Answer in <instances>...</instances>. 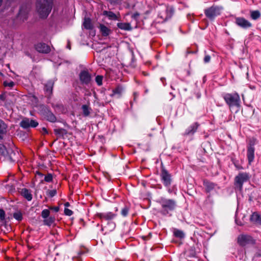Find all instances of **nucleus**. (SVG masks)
<instances>
[{
    "mask_svg": "<svg viewBox=\"0 0 261 261\" xmlns=\"http://www.w3.org/2000/svg\"><path fill=\"white\" fill-rule=\"evenodd\" d=\"M53 0H36V9L39 17L46 18L51 12Z\"/></svg>",
    "mask_w": 261,
    "mask_h": 261,
    "instance_id": "1",
    "label": "nucleus"
},
{
    "mask_svg": "<svg viewBox=\"0 0 261 261\" xmlns=\"http://www.w3.org/2000/svg\"><path fill=\"white\" fill-rule=\"evenodd\" d=\"M160 203L162 206L161 213L164 215H166L170 212L174 211L177 205L175 200L166 198H162L160 200Z\"/></svg>",
    "mask_w": 261,
    "mask_h": 261,
    "instance_id": "2",
    "label": "nucleus"
},
{
    "mask_svg": "<svg viewBox=\"0 0 261 261\" xmlns=\"http://www.w3.org/2000/svg\"><path fill=\"white\" fill-rule=\"evenodd\" d=\"M250 176L248 173L240 172L235 177L234 179V186L236 189L241 191L243 185L245 182L248 181Z\"/></svg>",
    "mask_w": 261,
    "mask_h": 261,
    "instance_id": "3",
    "label": "nucleus"
},
{
    "mask_svg": "<svg viewBox=\"0 0 261 261\" xmlns=\"http://www.w3.org/2000/svg\"><path fill=\"white\" fill-rule=\"evenodd\" d=\"M224 99L229 107L239 106L240 98L237 93L226 94L224 96Z\"/></svg>",
    "mask_w": 261,
    "mask_h": 261,
    "instance_id": "4",
    "label": "nucleus"
},
{
    "mask_svg": "<svg viewBox=\"0 0 261 261\" xmlns=\"http://www.w3.org/2000/svg\"><path fill=\"white\" fill-rule=\"evenodd\" d=\"M40 112L41 114L47 120L51 122H55L56 121V117L53 113L50 111L48 107L42 105L40 107Z\"/></svg>",
    "mask_w": 261,
    "mask_h": 261,
    "instance_id": "5",
    "label": "nucleus"
},
{
    "mask_svg": "<svg viewBox=\"0 0 261 261\" xmlns=\"http://www.w3.org/2000/svg\"><path fill=\"white\" fill-rule=\"evenodd\" d=\"M206 16L210 19H214L215 17L220 14V8L217 6H213L204 10Z\"/></svg>",
    "mask_w": 261,
    "mask_h": 261,
    "instance_id": "6",
    "label": "nucleus"
},
{
    "mask_svg": "<svg viewBox=\"0 0 261 261\" xmlns=\"http://www.w3.org/2000/svg\"><path fill=\"white\" fill-rule=\"evenodd\" d=\"M238 243L240 246H245L249 244H254L255 241L248 235H241L238 238Z\"/></svg>",
    "mask_w": 261,
    "mask_h": 261,
    "instance_id": "7",
    "label": "nucleus"
},
{
    "mask_svg": "<svg viewBox=\"0 0 261 261\" xmlns=\"http://www.w3.org/2000/svg\"><path fill=\"white\" fill-rule=\"evenodd\" d=\"M38 125V123L33 119L28 118H23L20 123V126L25 129L29 127H36Z\"/></svg>",
    "mask_w": 261,
    "mask_h": 261,
    "instance_id": "8",
    "label": "nucleus"
},
{
    "mask_svg": "<svg viewBox=\"0 0 261 261\" xmlns=\"http://www.w3.org/2000/svg\"><path fill=\"white\" fill-rule=\"evenodd\" d=\"M236 23L243 29H247L252 27V24L248 20L243 17H237Z\"/></svg>",
    "mask_w": 261,
    "mask_h": 261,
    "instance_id": "9",
    "label": "nucleus"
},
{
    "mask_svg": "<svg viewBox=\"0 0 261 261\" xmlns=\"http://www.w3.org/2000/svg\"><path fill=\"white\" fill-rule=\"evenodd\" d=\"M161 178L165 186H169L171 184V179L170 174L167 170L163 169L161 172Z\"/></svg>",
    "mask_w": 261,
    "mask_h": 261,
    "instance_id": "10",
    "label": "nucleus"
},
{
    "mask_svg": "<svg viewBox=\"0 0 261 261\" xmlns=\"http://www.w3.org/2000/svg\"><path fill=\"white\" fill-rule=\"evenodd\" d=\"M80 79L82 84L87 85L91 81V75L87 71H82L80 74Z\"/></svg>",
    "mask_w": 261,
    "mask_h": 261,
    "instance_id": "11",
    "label": "nucleus"
},
{
    "mask_svg": "<svg viewBox=\"0 0 261 261\" xmlns=\"http://www.w3.org/2000/svg\"><path fill=\"white\" fill-rule=\"evenodd\" d=\"M36 49L39 53L47 54L50 52V47L44 43H39L35 45Z\"/></svg>",
    "mask_w": 261,
    "mask_h": 261,
    "instance_id": "12",
    "label": "nucleus"
},
{
    "mask_svg": "<svg viewBox=\"0 0 261 261\" xmlns=\"http://www.w3.org/2000/svg\"><path fill=\"white\" fill-rule=\"evenodd\" d=\"M28 12L27 7L25 6H22L20 8L17 16L22 20H25L27 18Z\"/></svg>",
    "mask_w": 261,
    "mask_h": 261,
    "instance_id": "13",
    "label": "nucleus"
},
{
    "mask_svg": "<svg viewBox=\"0 0 261 261\" xmlns=\"http://www.w3.org/2000/svg\"><path fill=\"white\" fill-rule=\"evenodd\" d=\"M7 124L0 119V139H3L4 136L7 134Z\"/></svg>",
    "mask_w": 261,
    "mask_h": 261,
    "instance_id": "14",
    "label": "nucleus"
},
{
    "mask_svg": "<svg viewBox=\"0 0 261 261\" xmlns=\"http://www.w3.org/2000/svg\"><path fill=\"white\" fill-rule=\"evenodd\" d=\"M254 147L252 146H248L247 148V158L248 163L250 165L254 158Z\"/></svg>",
    "mask_w": 261,
    "mask_h": 261,
    "instance_id": "15",
    "label": "nucleus"
},
{
    "mask_svg": "<svg viewBox=\"0 0 261 261\" xmlns=\"http://www.w3.org/2000/svg\"><path fill=\"white\" fill-rule=\"evenodd\" d=\"M198 127L197 123H195L187 129L184 133L185 136H189L193 135L197 130Z\"/></svg>",
    "mask_w": 261,
    "mask_h": 261,
    "instance_id": "16",
    "label": "nucleus"
},
{
    "mask_svg": "<svg viewBox=\"0 0 261 261\" xmlns=\"http://www.w3.org/2000/svg\"><path fill=\"white\" fill-rule=\"evenodd\" d=\"M54 85V82L52 80H50L47 81L44 85V90L49 96L52 93Z\"/></svg>",
    "mask_w": 261,
    "mask_h": 261,
    "instance_id": "17",
    "label": "nucleus"
},
{
    "mask_svg": "<svg viewBox=\"0 0 261 261\" xmlns=\"http://www.w3.org/2000/svg\"><path fill=\"white\" fill-rule=\"evenodd\" d=\"M21 195L24 197L28 201H31L32 199V195L30 190L23 188L21 190Z\"/></svg>",
    "mask_w": 261,
    "mask_h": 261,
    "instance_id": "18",
    "label": "nucleus"
},
{
    "mask_svg": "<svg viewBox=\"0 0 261 261\" xmlns=\"http://www.w3.org/2000/svg\"><path fill=\"white\" fill-rule=\"evenodd\" d=\"M250 220L254 223L261 225V216L256 212L252 214Z\"/></svg>",
    "mask_w": 261,
    "mask_h": 261,
    "instance_id": "19",
    "label": "nucleus"
},
{
    "mask_svg": "<svg viewBox=\"0 0 261 261\" xmlns=\"http://www.w3.org/2000/svg\"><path fill=\"white\" fill-rule=\"evenodd\" d=\"M98 216L101 220H111L115 217V215L113 214L112 212L99 214Z\"/></svg>",
    "mask_w": 261,
    "mask_h": 261,
    "instance_id": "20",
    "label": "nucleus"
},
{
    "mask_svg": "<svg viewBox=\"0 0 261 261\" xmlns=\"http://www.w3.org/2000/svg\"><path fill=\"white\" fill-rule=\"evenodd\" d=\"M99 28L100 29V32L103 36H107L109 35L111 30L104 24H100Z\"/></svg>",
    "mask_w": 261,
    "mask_h": 261,
    "instance_id": "21",
    "label": "nucleus"
},
{
    "mask_svg": "<svg viewBox=\"0 0 261 261\" xmlns=\"http://www.w3.org/2000/svg\"><path fill=\"white\" fill-rule=\"evenodd\" d=\"M54 132L59 138L63 137L67 133V130L64 128H56L54 129Z\"/></svg>",
    "mask_w": 261,
    "mask_h": 261,
    "instance_id": "22",
    "label": "nucleus"
},
{
    "mask_svg": "<svg viewBox=\"0 0 261 261\" xmlns=\"http://www.w3.org/2000/svg\"><path fill=\"white\" fill-rule=\"evenodd\" d=\"M204 186L207 192H210L215 188V184L207 180H204Z\"/></svg>",
    "mask_w": 261,
    "mask_h": 261,
    "instance_id": "23",
    "label": "nucleus"
},
{
    "mask_svg": "<svg viewBox=\"0 0 261 261\" xmlns=\"http://www.w3.org/2000/svg\"><path fill=\"white\" fill-rule=\"evenodd\" d=\"M117 27L122 30L125 31H130L132 30V27L128 23H121L119 22L117 23Z\"/></svg>",
    "mask_w": 261,
    "mask_h": 261,
    "instance_id": "24",
    "label": "nucleus"
},
{
    "mask_svg": "<svg viewBox=\"0 0 261 261\" xmlns=\"http://www.w3.org/2000/svg\"><path fill=\"white\" fill-rule=\"evenodd\" d=\"M82 109L83 111V115L85 117L89 116L91 111H92L91 108L87 105H83L82 107Z\"/></svg>",
    "mask_w": 261,
    "mask_h": 261,
    "instance_id": "25",
    "label": "nucleus"
},
{
    "mask_svg": "<svg viewBox=\"0 0 261 261\" xmlns=\"http://www.w3.org/2000/svg\"><path fill=\"white\" fill-rule=\"evenodd\" d=\"M83 25L84 28L87 30H90L92 29V24H91V19L89 18H85Z\"/></svg>",
    "mask_w": 261,
    "mask_h": 261,
    "instance_id": "26",
    "label": "nucleus"
},
{
    "mask_svg": "<svg viewBox=\"0 0 261 261\" xmlns=\"http://www.w3.org/2000/svg\"><path fill=\"white\" fill-rule=\"evenodd\" d=\"M55 218L53 217H48L47 218H45L43 220V223L44 225L47 226H50L55 222Z\"/></svg>",
    "mask_w": 261,
    "mask_h": 261,
    "instance_id": "27",
    "label": "nucleus"
},
{
    "mask_svg": "<svg viewBox=\"0 0 261 261\" xmlns=\"http://www.w3.org/2000/svg\"><path fill=\"white\" fill-rule=\"evenodd\" d=\"M104 14L107 15L110 19L112 20H118V17L117 15L111 11H104L103 12Z\"/></svg>",
    "mask_w": 261,
    "mask_h": 261,
    "instance_id": "28",
    "label": "nucleus"
},
{
    "mask_svg": "<svg viewBox=\"0 0 261 261\" xmlns=\"http://www.w3.org/2000/svg\"><path fill=\"white\" fill-rule=\"evenodd\" d=\"M123 91V87L119 85L116 88L113 89L112 95L117 94L118 95V97H120Z\"/></svg>",
    "mask_w": 261,
    "mask_h": 261,
    "instance_id": "29",
    "label": "nucleus"
},
{
    "mask_svg": "<svg viewBox=\"0 0 261 261\" xmlns=\"http://www.w3.org/2000/svg\"><path fill=\"white\" fill-rule=\"evenodd\" d=\"M250 16L252 19L256 20L260 16V13L258 10L251 11L250 12Z\"/></svg>",
    "mask_w": 261,
    "mask_h": 261,
    "instance_id": "30",
    "label": "nucleus"
},
{
    "mask_svg": "<svg viewBox=\"0 0 261 261\" xmlns=\"http://www.w3.org/2000/svg\"><path fill=\"white\" fill-rule=\"evenodd\" d=\"M174 235L179 238H184L185 237V234L181 230L178 229H175L174 231Z\"/></svg>",
    "mask_w": 261,
    "mask_h": 261,
    "instance_id": "31",
    "label": "nucleus"
},
{
    "mask_svg": "<svg viewBox=\"0 0 261 261\" xmlns=\"http://www.w3.org/2000/svg\"><path fill=\"white\" fill-rule=\"evenodd\" d=\"M0 153L4 156H7L8 153V151L7 150L6 147L2 144H0Z\"/></svg>",
    "mask_w": 261,
    "mask_h": 261,
    "instance_id": "32",
    "label": "nucleus"
},
{
    "mask_svg": "<svg viewBox=\"0 0 261 261\" xmlns=\"http://www.w3.org/2000/svg\"><path fill=\"white\" fill-rule=\"evenodd\" d=\"M13 217L17 220L20 221L22 219V213L20 212H17L13 214Z\"/></svg>",
    "mask_w": 261,
    "mask_h": 261,
    "instance_id": "33",
    "label": "nucleus"
},
{
    "mask_svg": "<svg viewBox=\"0 0 261 261\" xmlns=\"http://www.w3.org/2000/svg\"><path fill=\"white\" fill-rule=\"evenodd\" d=\"M50 214V212L48 210L45 209L43 210L41 212V216L43 218H47L49 217Z\"/></svg>",
    "mask_w": 261,
    "mask_h": 261,
    "instance_id": "34",
    "label": "nucleus"
},
{
    "mask_svg": "<svg viewBox=\"0 0 261 261\" xmlns=\"http://www.w3.org/2000/svg\"><path fill=\"white\" fill-rule=\"evenodd\" d=\"M128 211H129V208L127 206H125L121 210V214L123 217H126L128 213Z\"/></svg>",
    "mask_w": 261,
    "mask_h": 261,
    "instance_id": "35",
    "label": "nucleus"
},
{
    "mask_svg": "<svg viewBox=\"0 0 261 261\" xmlns=\"http://www.w3.org/2000/svg\"><path fill=\"white\" fill-rule=\"evenodd\" d=\"M103 76L101 75H97L95 78L96 83L98 86H101L102 84Z\"/></svg>",
    "mask_w": 261,
    "mask_h": 261,
    "instance_id": "36",
    "label": "nucleus"
},
{
    "mask_svg": "<svg viewBox=\"0 0 261 261\" xmlns=\"http://www.w3.org/2000/svg\"><path fill=\"white\" fill-rule=\"evenodd\" d=\"M4 85L5 87H9L10 88H12L14 86V83L12 81L7 82L5 81L4 82Z\"/></svg>",
    "mask_w": 261,
    "mask_h": 261,
    "instance_id": "37",
    "label": "nucleus"
},
{
    "mask_svg": "<svg viewBox=\"0 0 261 261\" xmlns=\"http://www.w3.org/2000/svg\"><path fill=\"white\" fill-rule=\"evenodd\" d=\"M53 180V175L50 173L47 174L44 177V180L46 182H50Z\"/></svg>",
    "mask_w": 261,
    "mask_h": 261,
    "instance_id": "38",
    "label": "nucleus"
},
{
    "mask_svg": "<svg viewBox=\"0 0 261 261\" xmlns=\"http://www.w3.org/2000/svg\"><path fill=\"white\" fill-rule=\"evenodd\" d=\"M256 257H261V244L257 246V250L255 254Z\"/></svg>",
    "mask_w": 261,
    "mask_h": 261,
    "instance_id": "39",
    "label": "nucleus"
},
{
    "mask_svg": "<svg viewBox=\"0 0 261 261\" xmlns=\"http://www.w3.org/2000/svg\"><path fill=\"white\" fill-rule=\"evenodd\" d=\"M48 195L49 197H53L55 196L57 194L56 190H50L47 192Z\"/></svg>",
    "mask_w": 261,
    "mask_h": 261,
    "instance_id": "40",
    "label": "nucleus"
},
{
    "mask_svg": "<svg viewBox=\"0 0 261 261\" xmlns=\"http://www.w3.org/2000/svg\"><path fill=\"white\" fill-rule=\"evenodd\" d=\"M64 213L66 215L70 216L72 215L73 212L71 210L67 208H65L64 210Z\"/></svg>",
    "mask_w": 261,
    "mask_h": 261,
    "instance_id": "41",
    "label": "nucleus"
},
{
    "mask_svg": "<svg viewBox=\"0 0 261 261\" xmlns=\"http://www.w3.org/2000/svg\"><path fill=\"white\" fill-rule=\"evenodd\" d=\"M5 211L1 209L0 210V219L1 220H5Z\"/></svg>",
    "mask_w": 261,
    "mask_h": 261,
    "instance_id": "42",
    "label": "nucleus"
},
{
    "mask_svg": "<svg viewBox=\"0 0 261 261\" xmlns=\"http://www.w3.org/2000/svg\"><path fill=\"white\" fill-rule=\"evenodd\" d=\"M256 139L254 138H252L250 140L249 144L248 146H252L254 147V145L255 143Z\"/></svg>",
    "mask_w": 261,
    "mask_h": 261,
    "instance_id": "43",
    "label": "nucleus"
},
{
    "mask_svg": "<svg viewBox=\"0 0 261 261\" xmlns=\"http://www.w3.org/2000/svg\"><path fill=\"white\" fill-rule=\"evenodd\" d=\"M211 60V57L209 55H206L204 58V62L205 63H208Z\"/></svg>",
    "mask_w": 261,
    "mask_h": 261,
    "instance_id": "44",
    "label": "nucleus"
},
{
    "mask_svg": "<svg viewBox=\"0 0 261 261\" xmlns=\"http://www.w3.org/2000/svg\"><path fill=\"white\" fill-rule=\"evenodd\" d=\"M49 208L50 210H54L56 212H58L59 211V206H50Z\"/></svg>",
    "mask_w": 261,
    "mask_h": 261,
    "instance_id": "45",
    "label": "nucleus"
},
{
    "mask_svg": "<svg viewBox=\"0 0 261 261\" xmlns=\"http://www.w3.org/2000/svg\"><path fill=\"white\" fill-rule=\"evenodd\" d=\"M139 14L137 13L134 14L133 15V17H134V18H137L139 16Z\"/></svg>",
    "mask_w": 261,
    "mask_h": 261,
    "instance_id": "46",
    "label": "nucleus"
},
{
    "mask_svg": "<svg viewBox=\"0 0 261 261\" xmlns=\"http://www.w3.org/2000/svg\"><path fill=\"white\" fill-rule=\"evenodd\" d=\"M42 130L44 132V133L45 134H47V133H48V132H47V130L46 128H45V127H43V128H42Z\"/></svg>",
    "mask_w": 261,
    "mask_h": 261,
    "instance_id": "47",
    "label": "nucleus"
},
{
    "mask_svg": "<svg viewBox=\"0 0 261 261\" xmlns=\"http://www.w3.org/2000/svg\"><path fill=\"white\" fill-rule=\"evenodd\" d=\"M67 47L68 49H70V48H71V46H70V42H69V41H68V44H67Z\"/></svg>",
    "mask_w": 261,
    "mask_h": 261,
    "instance_id": "48",
    "label": "nucleus"
},
{
    "mask_svg": "<svg viewBox=\"0 0 261 261\" xmlns=\"http://www.w3.org/2000/svg\"><path fill=\"white\" fill-rule=\"evenodd\" d=\"M0 99L2 100H5V97H4V96L3 95H0Z\"/></svg>",
    "mask_w": 261,
    "mask_h": 261,
    "instance_id": "49",
    "label": "nucleus"
},
{
    "mask_svg": "<svg viewBox=\"0 0 261 261\" xmlns=\"http://www.w3.org/2000/svg\"><path fill=\"white\" fill-rule=\"evenodd\" d=\"M36 174H37L38 175H40L41 177H42L43 176V174L41 173L40 172H36Z\"/></svg>",
    "mask_w": 261,
    "mask_h": 261,
    "instance_id": "50",
    "label": "nucleus"
},
{
    "mask_svg": "<svg viewBox=\"0 0 261 261\" xmlns=\"http://www.w3.org/2000/svg\"><path fill=\"white\" fill-rule=\"evenodd\" d=\"M64 205L66 207H68L69 206L70 204H69V202H66L65 204H64Z\"/></svg>",
    "mask_w": 261,
    "mask_h": 261,
    "instance_id": "51",
    "label": "nucleus"
},
{
    "mask_svg": "<svg viewBox=\"0 0 261 261\" xmlns=\"http://www.w3.org/2000/svg\"><path fill=\"white\" fill-rule=\"evenodd\" d=\"M3 0H0V7L2 6Z\"/></svg>",
    "mask_w": 261,
    "mask_h": 261,
    "instance_id": "52",
    "label": "nucleus"
},
{
    "mask_svg": "<svg viewBox=\"0 0 261 261\" xmlns=\"http://www.w3.org/2000/svg\"><path fill=\"white\" fill-rule=\"evenodd\" d=\"M134 95H135V98H136L137 95H136V93H134Z\"/></svg>",
    "mask_w": 261,
    "mask_h": 261,
    "instance_id": "53",
    "label": "nucleus"
},
{
    "mask_svg": "<svg viewBox=\"0 0 261 261\" xmlns=\"http://www.w3.org/2000/svg\"><path fill=\"white\" fill-rule=\"evenodd\" d=\"M134 95H135V98H136L137 95H136V93H134Z\"/></svg>",
    "mask_w": 261,
    "mask_h": 261,
    "instance_id": "54",
    "label": "nucleus"
},
{
    "mask_svg": "<svg viewBox=\"0 0 261 261\" xmlns=\"http://www.w3.org/2000/svg\"><path fill=\"white\" fill-rule=\"evenodd\" d=\"M134 95H135V98H136L137 95H136V93H134Z\"/></svg>",
    "mask_w": 261,
    "mask_h": 261,
    "instance_id": "55",
    "label": "nucleus"
}]
</instances>
